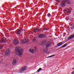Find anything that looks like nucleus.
<instances>
[{"instance_id":"6e6552de","label":"nucleus","mask_w":74,"mask_h":74,"mask_svg":"<svg viewBox=\"0 0 74 74\" xmlns=\"http://www.w3.org/2000/svg\"><path fill=\"white\" fill-rule=\"evenodd\" d=\"M27 68V67L26 66H25L20 69V71H25L26 70V69Z\"/></svg>"},{"instance_id":"1a4fd4ad","label":"nucleus","mask_w":74,"mask_h":74,"mask_svg":"<svg viewBox=\"0 0 74 74\" xmlns=\"http://www.w3.org/2000/svg\"><path fill=\"white\" fill-rule=\"evenodd\" d=\"M16 62V60L15 59H14L12 62V65H15V64H17V62Z\"/></svg>"},{"instance_id":"39448f33","label":"nucleus","mask_w":74,"mask_h":74,"mask_svg":"<svg viewBox=\"0 0 74 74\" xmlns=\"http://www.w3.org/2000/svg\"><path fill=\"white\" fill-rule=\"evenodd\" d=\"M13 43L15 45H18L19 44V41L15 39L13 41Z\"/></svg>"},{"instance_id":"bb28decb","label":"nucleus","mask_w":74,"mask_h":74,"mask_svg":"<svg viewBox=\"0 0 74 74\" xmlns=\"http://www.w3.org/2000/svg\"><path fill=\"white\" fill-rule=\"evenodd\" d=\"M72 74H74V71H73L72 72Z\"/></svg>"},{"instance_id":"412c9836","label":"nucleus","mask_w":74,"mask_h":74,"mask_svg":"<svg viewBox=\"0 0 74 74\" xmlns=\"http://www.w3.org/2000/svg\"><path fill=\"white\" fill-rule=\"evenodd\" d=\"M47 51V48H45L44 50V52H46Z\"/></svg>"},{"instance_id":"2f4dec72","label":"nucleus","mask_w":74,"mask_h":74,"mask_svg":"<svg viewBox=\"0 0 74 74\" xmlns=\"http://www.w3.org/2000/svg\"><path fill=\"white\" fill-rule=\"evenodd\" d=\"M63 37H64V36H63Z\"/></svg>"},{"instance_id":"0eeeda50","label":"nucleus","mask_w":74,"mask_h":74,"mask_svg":"<svg viewBox=\"0 0 74 74\" xmlns=\"http://www.w3.org/2000/svg\"><path fill=\"white\" fill-rule=\"evenodd\" d=\"M28 42V40H27L26 39H25L22 40L21 42V43L22 44H25V42Z\"/></svg>"},{"instance_id":"473e14b6","label":"nucleus","mask_w":74,"mask_h":74,"mask_svg":"<svg viewBox=\"0 0 74 74\" xmlns=\"http://www.w3.org/2000/svg\"><path fill=\"white\" fill-rule=\"evenodd\" d=\"M1 63V62L0 61V63Z\"/></svg>"},{"instance_id":"ddd939ff","label":"nucleus","mask_w":74,"mask_h":74,"mask_svg":"<svg viewBox=\"0 0 74 74\" xmlns=\"http://www.w3.org/2000/svg\"><path fill=\"white\" fill-rule=\"evenodd\" d=\"M50 45H51V43H50V42H47V43L46 45L47 48L49 47Z\"/></svg>"},{"instance_id":"cd10ccee","label":"nucleus","mask_w":74,"mask_h":74,"mask_svg":"<svg viewBox=\"0 0 74 74\" xmlns=\"http://www.w3.org/2000/svg\"><path fill=\"white\" fill-rule=\"evenodd\" d=\"M57 0V1H58V3H59V1H60V0Z\"/></svg>"},{"instance_id":"f3484780","label":"nucleus","mask_w":74,"mask_h":74,"mask_svg":"<svg viewBox=\"0 0 74 74\" xmlns=\"http://www.w3.org/2000/svg\"><path fill=\"white\" fill-rule=\"evenodd\" d=\"M65 2L67 3H68V4H71V2L69 1V0H66Z\"/></svg>"},{"instance_id":"4be33fe9","label":"nucleus","mask_w":74,"mask_h":74,"mask_svg":"<svg viewBox=\"0 0 74 74\" xmlns=\"http://www.w3.org/2000/svg\"><path fill=\"white\" fill-rule=\"evenodd\" d=\"M70 27V28H71V30H73V29H74V25L72 26V27Z\"/></svg>"},{"instance_id":"c756f323","label":"nucleus","mask_w":74,"mask_h":74,"mask_svg":"<svg viewBox=\"0 0 74 74\" xmlns=\"http://www.w3.org/2000/svg\"><path fill=\"white\" fill-rule=\"evenodd\" d=\"M66 34H64V36H66Z\"/></svg>"},{"instance_id":"f8f14e48","label":"nucleus","mask_w":74,"mask_h":74,"mask_svg":"<svg viewBox=\"0 0 74 74\" xmlns=\"http://www.w3.org/2000/svg\"><path fill=\"white\" fill-rule=\"evenodd\" d=\"M16 34H20L21 32H22V31L20 30L19 29H18L16 31Z\"/></svg>"},{"instance_id":"20e7f679","label":"nucleus","mask_w":74,"mask_h":74,"mask_svg":"<svg viewBox=\"0 0 74 74\" xmlns=\"http://www.w3.org/2000/svg\"><path fill=\"white\" fill-rule=\"evenodd\" d=\"M64 11L65 13H70V12H71V10H70L67 8H66V9L64 10Z\"/></svg>"},{"instance_id":"7c9ffc66","label":"nucleus","mask_w":74,"mask_h":74,"mask_svg":"<svg viewBox=\"0 0 74 74\" xmlns=\"http://www.w3.org/2000/svg\"><path fill=\"white\" fill-rule=\"evenodd\" d=\"M72 69H74V68H73Z\"/></svg>"},{"instance_id":"6ab92c4d","label":"nucleus","mask_w":74,"mask_h":74,"mask_svg":"<svg viewBox=\"0 0 74 74\" xmlns=\"http://www.w3.org/2000/svg\"><path fill=\"white\" fill-rule=\"evenodd\" d=\"M4 46L2 45H0V49H1Z\"/></svg>"},{"instance_id":"aec40b11","label":"nucleus","mask_w":74,"mask_h":74,"mask_svg":"<svg viewBox=\"0 0 74 74\" xmlns=\"http://www.w3.org/2000/svg\"><path fill=\"white\" fill-rule=\"evenodd\" d=\"M55 55H53L50 56H49L48 57H47V58H51L52 57H53V56H54Z\"/></svg>"},{"instance_id":"f03ea898","label":"nucleus","mask_w":74,"mask_h":74,"mask_svg":"<svg viewBox=\"0 0 74 74\" xmlns=\"http://www.w3.org/2000/svg\"><path fill=\"white\" fill-rule=\"evenodd\" d=\"M38 37L39 38H42L46 37V35H45V34H39L38 35Z\"/></svg>"},{"instance_id":"2eb2a0df","label":"nucleus","mask_w":74,"mask_h":74,"mask_svg":"<svg viewBox=\"0 0 74 74\" xmlns=\"http://www.w3.org/2000/svg\"><path fill=\"white\" fill-rule=\"evenodd\" d=\"M34 49H30L29 50V52H31V53H34Z\"/></svg>"},{"instance_id":"9d476101","label":"nucleus","mask_w":74,"mask_h":74,"mask_svg":"<svg viewBox=\"0 0 74 74\" xmlns=\"http://www.w3.org/2000/svg\"><path fill=\"white\" fill-rule=\"evenodd\" d=\"M46 44V41H45L44 40L40 44V45H45Z\"/></svg>"},{"instance_id":"dca6fc26","label":"nucleus","mask_w":74,"mask_h":74,"mask_svg":"<svg viewBox=\"0 0 74 74\" xmlns=\"http://www.w3.org/2000/svg\"><path fill=\"white\" fill-rule=\"evenodd\" d=\"M67 45V44H66L64 45L63 46H61L60 47V48H64V47H66V46Z\"/></svg>"},{"instance_id":"f257e3e1","label":"nucleus","mask_w":74,"mask_h":74,"mask_svg":"<svg viewBox=\"0 0 74 74\" xmlns=\"http://www.w3.org/2000/svg\"><path fill=\"white\" fill-rule=\"evenodd\" d=\"M15 49L16 55L18 56H19L20 57H22L23 53V50H22L21 48L20 47H16Z\"/></svg>"},{"instance_id":"9b49d317","label":"nucleus","mask_w":74,"mask_h":74,"mask_svg":"<svg viewBox=\"0 0 74 74\" xmlns=\"http://www.w3.org/2000/svg\"><path fill=\"white\" fill-rule=\"evenodd\" d=\"M73 37H74V34L69 36L68 38V40H71V39L73 38Z\"/></svg>"},{"instance_id":"423d86ee","label":"nucleus","mask_w":74,"mask_h":74,"mask_svg":"<svg viewBox=\"0 0 74 74\" xmlns=\"http://www.w3.org/2000/svg\"><path fill=\"white\" fill-rule=\"evenodd\" d=\"M6 41L7 40L5 38L2 39L0 40V42L1 43H5Z\"/></svg>"},{"instance_id":"7ed1b4c3","label":"nucleus","mask_w":74,"mask_h":74,"mask_svg":"<svg viewBox=\"0 0 74 74\" xmlns=\"http://www.w3.org/2000/svg\"><path fill=\"white\" fill-rule=\"evenodd\" d=\"M10 53V50L9 49L6 50V51L5 52V54L6 56H8Z\"/></svg>"},{"instance_id":"5701e85b","label":"nucleus","mask_w":74,"mask_h":74,"mask_svg":"<svg viewBox=\"0 0 74 74\" xmlns=\"http://www.w3.org/2000/svg\"><path fill=\"white\" fill-rule=\"evenodd\" d=\"M51 15L50 13H48L47 14V16L48 17H50L51 16Z\"/></svg>"},{"instance_id":"a211bd4d","label":"nucleus","mask_w":74,"mask_h":74,"mask_svg":"<svg viewBox=\"0 0 74 74\" xmlns=\"http://www.w3.org/2000/svg\"><path fill=\"white\" fill-rule=\"evenodd\" d=\"M62 44H63V43H62V42H60V43H59L58 44V46H60V45H62Z\"/></svg>"},{"instance_id":"a878e982","label":"nucleus","mask_w":74,"mask_h":74,"mask_svg":"<svg viewBox=\"0 0 74 74\" xmlns=\"http://www.w3.org/2000/svg\"><path fill=\"white\" fill-rule=\"evenodd\" d=\"M33 41H36V39H33Z\"/></svg>"},{"instance_id":"b1692460","label":"nucleus","mask_w":74,"mask_h":74,"mask_svg":"<svg viewBox=\"0 0 74 74\" xmlns=\"http://www.w3.org/2000/svg\"><path fill=\"white\" fill-rule=\"evenodd\" d=\"M42 70V69L41 68H40L38 70V72H39V71H41V70Z\"/></svg>"},{"instance_id":"4468645a","label":"nucleus","mask_w":74,"mask_h":74,"mask_svg":"<svg viewBox=\"0 0 74 74\" xmlns=\"http://www.w3.org/2000/svg\"><path fill=\"white\" fill-rule=\"evenodd\" d=\"M39 31H40V29L38 28H37L36 29V30L34 31V32L35 33H36V32H39Z\"/></svg>"},{"instance_id":"393cba45","label":"nucleus","mask_w":74,"mask_h":74,"mask_svg":"<svg viewBox=\"0 0 74 74\" xmlns=\"http://www.w3.org/2000/svg\"><path fill=\"white\" fill-rule=\"evenodd\" d=\"M42 70V69L41 68H40L38 70V72H39V71H41V70Z\"/></svg>"},{"instance_id":"c85d7f7f","label":"nucleus","mask_w":74,"mask_h":74,"mask_svg":"<svg viewBox=\"0 0 74 74\" xmlns=\"http://www.w3.org/2000/svg\"><path fill=\"white\" fill-rule=\"evenodd\" d=\"M34 48H35V50H36V47H34Z\"/></svg>"}]
</instances>
